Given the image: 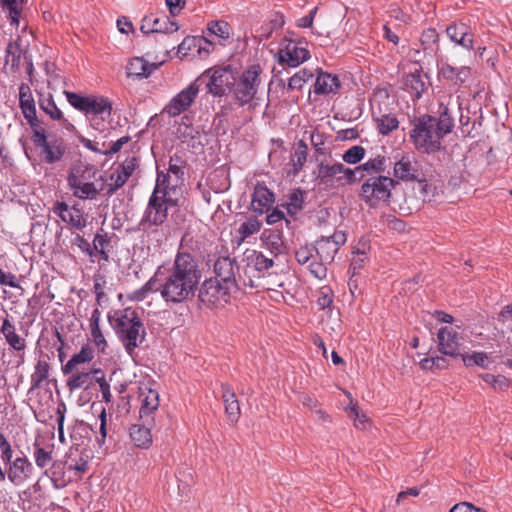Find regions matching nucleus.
I'll return each mask as SVG.
<instances>
[{"mask_svg": "<svg viewBox=\"0 0 512 512\" xmlns=\"http://www.w3.org/2000/svg\"><path fill=\"white\" fill-rule=\"evenodd\" d=\"M200 279L194 256L178 252L171 265L163 266L161 297L170 305L184 303L193 298Z\"/></svg>", "mask_w": 512, "mask_h": 512, "instance_id": "nucleus-1", "label": "nucleus"}, {"mask_svg": "<svg viewBox=\"0 0 512 512\" xmlns=\"http://www.w3.org/2000/svg\"><path fill=\"white\" fill-rule=\"evenodd\" d=\"M168 177L161 175L141 219L143 227L160 226L168 217V210L179 205L181 193L169 186Z\"/></svg>", "mask_w": 512, "mask_h": 512, "instance_id": "nucleus-2", "label": "nucleus"}, {"mask_svg": "<svg viewBox=\"0 0 512 512\" xmlns=\"http://www.w3.org/2000/svg\"><path fill=\"white\" fill-rule=\"evenodd\" d=\"M442 127H438L435 117L422 115L413 122V128L409 138L415 149L423 154H434L442 149L443 138L449 134V126L442 121Z\"/></svg>", "mask_w": 512, "mask_h": 512, "instance_id": "nucleus-3", "label": "nucleus"}, {"mask_svg": "<svg viewBox=\"0 0 512 512\" xmlns=\"http://www.w3.org/2000/svg\"><path fill=\"white\" fill-rule=\"evenodd\" d=\"M109 322L129 355H132L145 340L144 324L134 309L125 308L116 311L113 316L109 317Z\"/></svg>", "mask_w": 512, "mask_h": 512, "instance_id": "nucleus-4", "label": "nucleus"}, {"mask_svg": "<svg viewBox=\"0 0 512 512\" xmlns=\"http://www.w3.org/2000/svg\"><path fill=\"white\" fill-rule=\"evenodd\" d=\"M64 95L68 103L84 113L97 130H101L100 125L111 115L112 104L103 96H84L70 91H64Z\"/></svg>", "mask_w": 512, "mask_h": 512, "instance_id": "nucleus-5", "label": "nucleus"}, {"mask_svg": "<svg viewBox=\"0 0 512 512\" xmlns=\"http://www.w3.org/2000/svg\"><path fill=\"white\" fill-rule=\"evenodd\" d=\"M396 181L384 175H370L361 185L359 197L369 207H378L389 201Z\"/></svg>", "mask_w": 512, "mask_h": 512, "instance_id": "nucleus-6", "label": "nucleus"}, {"mask_svg": "<svg viewBox=\"0 0 512 512\" xmlns=\"http://www.w3.org/2000/svg\"><path fill=\"white\" fill-rule=\"evenodd\" d=\"M262 68L259 64L248 66L241 74H236L232 93L240 106L253 101L261 85Z\"/></svg>", "mask_w": 512, "mask_h": 512, "instance_id": "nucleus-7", "label": "nucleus"}, {"mask_svg": "<svg viewBox=\"0 0 512 512\" xmlns=\"http://www.w3.org/2000/svg\"><path fill=\"white\" fill-rule=\"evenodd\" d=\"M96 175L93 167H77L68 176V185L73 195L82 200H93L103 191V185L97 186L91 181Z\"/></svg>", "mask_w": 512, "mask_h": 512, "instance_id": "nucleus-8", "label": "nucleus"}, {"mask_svg": "<svg viewBox=\"0 0 512 512\" xmlns=\"http://www.w3.org/2000/svg\"><path fill=\"white\" fill-rule=\"evenodd\" d=\"M236 288L221 281L209 278L199 288V301L209 308H219L229 303L231 293Z\"/></svg>", "mask_w": 512, "mask_h": 512, "instance_id": "nucleus-9", "label": "nucleus"}, {"mask_svg": "<svg viewBox=\"0 0 512 512\" xmlns=\"http://www.w3.org/2000/svg\"><path fill=\"white\" fill-rule=\"evenodd\" d=\"M319 184L329 188L343 187L357 182L355 170L345 167L342 163H320L318 169Z\"/></svg>", "mask_w": 512, "mask_h": 512, "instance_id": "nucleus-10", "label": "nucleus"}, {"mask_svg": "<svg viewBox=\"0 0 512 512\" xmlns=\"http://www.w3.org/2000/svg\"><path fill=\"white\" fill-rule=\"evenodd\" d=\"M308 44L303 40H291L284 38L280 44L275 59L279 64L295 68L310 58Z\"/></svg>", "mask_w": 512, "mask_h": 512, "instance_id": "nucleus-11", "label": "nucleus"}, {"mask_svg": "<svg viewBox=\"0 0 512 512\" xmlns=\"http://www.w3.org/2000/svg\"><path fill=\"white\" fill-rule=\"evenodd\" d=\"M32 141L37 148L41 149V153L45 162L53 164L62 159L65 153V144L62 139L48 140L45 128L41 125L32 129Z\"/></svg>", "mask_w": 512, "mask_h": 512, "instance_id": "nucleus-12", "label": "nucleus"}, {"mask_svg": "<svg viewBox=\"0 0 512 512\" xmlns=\"http://www.w3.org/2000/svg\"><path fill=\"white\" fill-rule=\"evenodd\" d=\"M205 74L210 78L207 83L209 93L214 96H222L226 91L232 92L237 71L230 65L208 69Z\"/></svg>", "mask_w": 512, "mask_h": 512, "instance_id": "nucleus-13", "label": "nucleus"}, {"mask_svg": "<svg viewBox=\"0 0 512 512\" xmlns=\"http://www.w3.org/2000/svg\"><path fill=\"white\" fill-rule=\"evenodd\" d=\"M199 93L196 81L190 83L185 89L177 93L165 106L164 112L170 117H177L186 112L194 103Z\"/></svg>", "mask_w": 512, "mask_h": 512, "instance_id": "nucleus-14", "label": "nucleus"}, {"mask_svg": "<svg viewBox=\"0 0 512 512\" xmlns=\"http://www.w3.org/2000/svg\"><path fill=\"white\" fill-rule=\"evenodd\" d=\"M346 240V234L343 231H335L331 236L320 237L314 245L316 257L318 260L331 263Z\"/></svg>", "mask_w": 512, "mask_h": 512, "instance_id": "nucleus-15", "label": "nucleus"}, {"mask_svg": "<svg viewBox=\"0 0 512 512\" xmlns=\"http://www.w3.org/2000/svg\"><path fill=\"white\" fill-rule=\"evenodd\" d=\"M34 467L27 456L20 451L13 462L7 467L5 477L15 486H21L32 478Z\"/></svg>", "mask_w": 512, "mask_h": 512, "instance_id": "nucleus-16", "label": "nucleus"}, {"mask_svg": "<svg viewBox=\"0 0 512 512\" xmlns=\"http://www.w3.org/2000/svg\"><path fill=\"white\" fill-rule=\"evenodd\" d=\"M138 159L135 156L127 157L109 176L107 184V195H113L118 189L123 187L128 179L134 173Z\"/></svg>", "mask_w": 512, "mask_h": 512, "instance_id": "nucleus-17", "label": "nucleus"}, {"mask_svg": "<svg viewBox=\"0 0 512 512\" xmlns=\"http://www.w3.org/2000/svg\"><path fill=\"white\" fill-rule=\"evenodd\" d=\"M56 214L69 227L81 231L87 226V217L82 209L77 206H69L65 202L57 201L53 207Z\"/></svg>", "mask_w": 512, "mask_h": 512, "instance_id": "nucleus-18", "label": "nucleus"}, {"mask_svg": "<svg viewBox=\"0 0 512 512\" xmlns=\"http://www.w3.org/2000/svg\"><path fill=\"white\" fill-rule=\"evenodd\" d=\"M438 350L450 357L461 356L460 346L463 336L452 327H441L437 333Z\"/></svg>", "mask_w": 512, "mask_h": 512, "instance_id": "nucleus-19", "label": "nucleus"}, {"mask_svg": "<svg viewBox=\"0 0 512 512\" xmlns=\"http://www.w3.org/2000/svg\"><path fill=\"white\" fill-rule=\"evenodd\" d=\"M19 107L31 130L42 125L41 120L37 117L36 103L31 88L26 83L19 86Z\"/></svg>", "mask_w": 512, "mask_h": 512, "instance_id": "nucleus-20", "label": "nucleus"}, {"mask_svg": "<svg viewBox=\"0 0 512 512\" xmlns=\"http://www.w3.org/2000/svg\"><path fill=\"white\" fill-rule=\"evenodd\" d=\"M186 169V161L182 156L178 154H174L170 156L167 172L161 171L157 169V178L159 179L161 175L168 177V184L174 189H177L180 192L179 186L184 181Z\"/></svg>", "mask_w": 512, "mask_h": 512, "instance_id": "nucleus-21", "label": "nucleus"}, {"mask_svg": "<svg viewBox=\"0 0 512 512\" xmlns=\"http://www.w3.org/2000/svg\"><path fill=\"white\" fill-rule=\"evenodd\" d=\"M446 34L455 45L467 51L474 49V33L467 24L463 22L453 23L446 28Z\"/></svg>", "mask_w": 512, "mask_h": 512, "instance_id": "nucleus-22", "label": "nucleus"}, {"mask_svg": "<svg viewBox=\"0 0 512 512\" xmlns=\"http://www.w3.org/2000/svg\"><path fill=\"white\" fill-rule=\"evenodd\" d=\"M140 29L145 34L173 33L178 30V26L165 14H151L143 18Z\"/></svg>", "mask_w": 512, "mask_h": 512, "instance_id": "nucleus-23", "label": "nucleus"}, {"mask_svg": "<svg viewBox=\"0 0 512 512\" xmlns=\"http://www.w3.org/2000/svg\"><path fill=\"white\" fill-rule=\"evenodd\" d=\"M0 333L11 350L24 354L27 347L26 339L17 333L15 324L8 314L1 320Z\"/></svg>", "mask_w": 512, "mask_h": 512, "instance_id": "nucleus-24", "label": "nucleus"}, {"mask_svg": "<svg viewBox=\"0 0 512 512\" xmlns=\"http://www.w3.org/2000/svg\"><path fill=\"white\" fill-rule=\"evenodd\" d=\"M100 374H102L101 369H75L68 374L69 377L66 380V386L71 393L79 389L87 390L92 387L93 381H96V377Z\"/></svg>", "mask_w": 512, "mask_h": 512, "instance_id": "nucleus-25", "label": "nucleus"}, {"mask_svg": "<svg viewBox=\"0 0 512 512\" xmlns=\"http://www.w3.org/2000/svg\"><path fill=\"white\" fill-rule=\"evenodd\" d=\"M138 399L140 401V419L144 420L146 418V421L149 422L150 416L159 407V394L157 390L143 385L139 387Z\"/></svg>", "mask_w": 512, "mask_h": 512, "instance_id": "nucleus-26", "label": "nucleus"}, {"mask_svg": "<svg viewBox=\"0 0 512 512\" xmlns=\"http://www.w3.org/2000/svg\"><path fill=\"white\" fill-rule=\"evenodd\" d=\"M394 177L402 181L418 180V162L413 155L403 154L393 167Z\"/></svg>", "mask_w": 512, "mask_h": 512, "instance_id": "nucleus-27", "label": "nucleus"}, {"mask_svg": "<svg viewBox=\"0 0 512 512\" xmlns=\"http://www.w3.org/2000/svg\"><path fill=\"white\" fill-rule=\"evenodd\" d=\"M215 277L213 279L226 283L227 285L237 287L235 279L234 259L224 256L219 257L214 263Z\"/></svg>", "mask_w": 512, "mask_h": 512, "instance_id": "nucleus-28", "label": "nucleus"}, {"mask_svg": "<svg viewBox=\"0 0 512 512\" xmlns=\"http://www.w3.org/2000/svg\"><path fill=\"white\" fill-rule=\"evenodd\" d=\"M22 56L27 61V71L29 74L33 71V63L28 59L26 52L17 41H11L6 47L5 66L9 67L11 72H15L20 65Z\"/></svg>", "mask_w": 512, "mask_h": 512, "instance_id": "nucleus-29", "label": "nucleus"}, {"mask_svg": "<svg viewBox=\"0 0 512 512\" xmlns=\"http://www.w3.org/2000/svg\"><path fill=\"white\" fill-rule=\"evenodd\" d=\"M162 274L163 265L156 269L154 275L142 287L132 292L130 299L133 301H143L152 293L159 292L161 294Z\"/></svg>", "mask_w": 512, "mask_h": 512, "instance_id": "nucleus-30", "label": "nucleus"}, {"mask_svg": "<svg viewBox=\"0 0 512 512\" xmlns=\"http://www.w3.org/2000/svg\"><path fill=\"white\" fill-rule=\"evenodd\" d=\"M341 87L337 75L320 71L314 84V92L318 95H335Z\"/></svg>", "mask_w": 512, "mask_h": 512, "instance_id": "nucleus-31", "label": "nucleus"}, {"mask_svg": "<svg viewBox=\"0 0 512 512\" xmlns=\"http://www.w3.org/2000/svg\"><path fill=\"white\" fill-rule=\"evenodd\" d=\"M404 85L406 90L419 99L428 88V76L421 69H416L406 75Z\"/></svg>", "mask_w": 512, "mask_h": 512, "instance_id": "nucleus-32", "label": "nucleus"}, {"mask_svg": "<svg viewBox=\"0 0 512 512\" xmlns=\"http://www.w3.org/2000/svg\"><path fill=\"white\" fill-rule=\"evenodd\" d=\"M274 203V193L265 185L257 184L252 196V207L255 212L263 214L269 211Z\"/></svg>", "mask_w": 512, "mask_h": 512, "instance_id": "nucleus-33", "label": "nucleus"}, {"mask_svg": "<svg viewBox=\"0 0 512 512\" xmlns=\"http://www.w3.org/2000/svg\"><path fill=\"white\" fill-rule=\"evenodd\" d=\"M158 64L149 63L143 57L132 58L127 65V76L137 79L148 78L156 69Z\"/></svg>", "mask_w": 512, "mask_h": 512, "instance_id": "nucleus-34", "label": "nucleus"}, {"mask_svg": "<svg viewBox=\"0 0 512 512\" xmlns=\"http://www.w3.org/2000/svg\"><path fill=\"white\" fill-rule=\"evenodd\" d=\"M50 374V365L44 358L40 357L35 366L34 371L30 377V388L27 392L30 399L35 391L40 388L44 382H46L49 378Z\"/></svg>", "mask_w": 512, "mask_h": 512, "instance_id": "nucleus-35", "label": "nucleus"}, {"mask_svg": "<svg viewBox=\"0 0 512 512\" xmlns=\"http://www.w3.org/2000/svg\"><path fill=\"white\" fill-rule=\"evenodd\" d=\"M221 390L226 415L231 423H236L240 417L241 410L235 392L227 384H222Z\"/></svg>", "mask_w": 512, "mask_h": 512, "instance_id": "nucleus-36", "label": "nucleus"}, {"mask_svg": "<svg viewBox=\"0 0 512 512\" xmlns=\"http://www.w3.org/2000/svg\"><path fill=\"white\" fill-rule=\"evenodd\" d=\"M131 441L135 446L147 449L152 444V434L148 427L141 424H133L129 428Z\"/></svg>", "mask_w": 512, "mask_h": 512, "instance_id": "nucleus-37", "label": "nucleus"}, {"mask_svg": "<svg viewBox=\"0 0 512 512\" xmlns=\"http://www.w3.org/2000/svg\"><path fill=\"white\" fill-rule=\"evenodd\" d=\"M100 318H101V312L96 307L93 309V311L91 313V317L89 320V329H90V334H91L92 340H93L94 344L96 345V347L100 351H104L107 346V342H106V339L100 329V325H99Z\"/></svg>", "mask_w": 512, "mask_h": 512, "instance_id": "nucleus-38", "label": "nucleus"}, {"mask_svg": "<svg viewBox=\"0 0 512 512\" xmlns=\"http://www.w3.org/2000/svg\"><path fill=\"white\" fill-rule=\"evenodd\" d=\"M247 266L253 268L261 274L268 271L273 265L272 258L265 256L262 252L251 250L246 254Z\"/></svg>", "mask_w": 512, "mask_h": 512, "instance_id": "nucleus-39", "label": "nucleus"}, {"mask_svg": "<svg viewBox=\"0 0 512 512\" xmlns=\"http://www.w3.org/2000/svg\"><path fill=\"white\" fill-rule=\"evenodd\" d=\"M387 168V159L385 156L378 155L372 159L367 160L365 163L355 167V175L360 172H366L368 177L370 175H382Z\"/></svg>", "mask_w": 512, "mask_h": 512, "instance_id": "nucleus-40", "label": "nucleus"}, {"mask_svg": "<svg viewBox=\"0 0 512 512\" xmlns=\"http://www.w3.org/2000/svg\"><path fill=\"white\" fill-rule=\"evenodd\" d=\"M262 223L256 217H249L240 224L236 231L237 244L240 245L250 236L257 234L261 229Z\"/></svg>", "mask_w": 512, "mask_h": 512, "instance_id": "nucleus-41", "label": "nucleus"}, {"mask_svg": "<svg viewBox=\"0 0 512 512\" xmlns=\"http://www.w3.org/2000/svg\"><path fill=\"white\" fill-rule=\"evenodd\" d=\"M93 357L94 355L91 348L82 347L78 353L72 355V357L63 366L62 371L65 375H67L70 372H73V370L78 369V365L90 362Z\"/></svg>", "mask_w": 512, "mask_h": 512, "instance_id": "nucleus-42", "label": "nucleus"}, {"mask_svg": "<svg viewBox=\"0 0 512 512\" xmlns=\"http://www.w3.org/2000/svg\"><path fill=\"white\" fill-rule=\"evenodd\" d=\"M261 239L264 247L269 250L272 255L277 256L284 251V243L280 233L265 231Z\"/></svg>", "mask_w": 512, "mask_h": 512, "instance_id": "nucleus-43", "label": "nucleus"}, {"mask_svg": "<svg viewBox=\"0 0 512 512\" xmlns=\"http://www.w3.org/2000/svg\"><path fill=\"white\" fill-rule=\"evenodd\" d=\"M0 2L4 12L8 14L10 24L18 27L23 8V0H0Z\"/></svg>", "mask_w": 512, "mask_h": 512, "instance_id": "nucleus-44", "label": "nucleus"}, {"mask_svg": "<svg viewBox=\"0 0 512 512\" xmlns=\"http://www.w3.org/2000/svg\"><path fill=\"white\" fill-rule=\"evenodd\" d=\"M208 35L218 39L219 44H223L231 36V27L226 21H213L208 24Z\"/></svg>", "mask_w": 512, "mask_h": 512, "instance_id": "nucleus-45", "label": "nucleus"}, {"mask_svg": "<svg viewBox=\"0 0 512 512\" xmlns=\"http://www.w3.org/2000/svg\"><path fill=\"white\" fill-rule=\"evenodd\" d=\"M307 150H308V147H307L306 143L303 140H300L297 144V148L291 154L290 163L293 167L294 175H297L303 168L304 164L306 163Z\"/></svg>", "mask_w": 512, "mask_h": 512, "instance_id": "nucleus-46", "label": "nucleus"}, {"mask_svg": "<svg viewBox=\"0 0 512 512\" xmlns=\"http://www.w3.org/2000/svg\"><path fill=\"white\" fill-rule=\"evenodd\" d=\"M462 361L466 367L476 365L481 368H488L490 364V358L487 353L481 351H474L471 354H461Z\"/></svg>", "mask_w": 512, "mask_h": 512, "instance_id": "nucleus-47", "label": "nucleus"}, {"mask_svg": "<svg viewBox=\"0 0 512 512\" xmlns=\"http://www.w3.org/2000/svg\"><path fill=\"white\" fill-rule=\"evenodd\" d=\"M479 377L497 392L506 391L510 387V380L504 375L490 373L480 374Z\"/></svg>", "mask_w": 512, "mask_h": 512, "instance_id": "nucleus-48", "label": "nucleus"}, {"mask_svg": "<svg viewBox=\"0 0 512 512\" xmlns=\"http://www.w3.org/2000/svg\"><path fill=\"white\" fill-rule=\"evenodd\" d=\"M38 102L41 111L47 114L52 120L63 119V113L57 107L51 95H48L47 97H40Z\"/></svg>", "mask_w": 512, "mask_h": 512, "instance_id": "nucleus-49", "label": "nucleus"}, {"mask_svg": "<svg viewBox=\"0 0 512 512\" xmlns=\"http://www.w3.org/2000/svg\"><path fill=\"white\" fill-rule=\"evenodd\" d=\"M312 77L313 73L311 71L302 69L289 78L286 89L300 91Z\"/></svg>", "mask_w": 512, "mask_h": 512, "instance_id": "nucleus-50", "label": "nucleus"}, {"mask_svg": "<svg viewBox=\"0 0 512 512\" xmlns=\"http://www.w3.org/2000/svg\"><path fill=\"white\" fill-rule=\"evenodd\" d=\"M399 126L398 119L390 114L382 115L377 119V128L380 134L388 135Z\"/></svg>", "mask_w": 512, "mask_h": 512, "instance_id": "nucleus-51", "label": "nucleus"}, {"mask_svg": "<svg viewBox=\"0 0 512 512\" xmlns=\"http://www.w3.org/2000/svg\"><path fill=\"white\" fill-rule=\"evenodd\" d=\"M368 261V256L365 250H356L353 251V255L351 258L349 272L352 273V277L357 275L366 265Z\"/></svg>", "mask_w": 512, "mask_h": 512, "instance_id": "nucleus-52", "label": "nucleus"}, {"mask_svg": "<svg viewBox=\"0 0 512 512\" xmlns=\"http://www.w3.org/2000/svg\"><path fill=\"white\" fill-rule=\"evenodd\" d=\"M33 457L39 468H45L52 461V451L46 450L35 443L33 446Z\"/></svg>", "mask_w": 512, "mask_h": 512, "instance_id": "nucleus-53", "label": "nucleus"}, {"mask_svg": "<svg viewBox=\"0 0 512 512\" xmlns=\"http://www.w3.org/2000/svg\"><path fill=\"white\" fill-rule=\"evenodd\" d=\"M314 245H305L295 251V259L300 265H308L316 256Z\"/></svg>", "mask_w": 512, "mask_h": 512, "instance_id": "nucleus-54", "label": "nucleus"}, {"mask_svg": "<svg viewBox=\"0 0 512 512\" xmlns=\"http://www.w3.org/2000/svg\"><path fill=\"white\" fill-rule=\"evenodd\" d=\"M365 157V149L362 146H352L344 152L342 159L348 164H357Z\"/></svg>", "mask_w": 512, "mask_h": 512, "instance_id": "nucleus-55", "label": "nucleus"}, {"mask_svg": "<svg viewBox=\"0 0 512 512\" xmlns=\"http://www.w3.org/2000/svg\"><path fill=\"white\" fill-rule=\"evenodd\" d=\"M317 259L318 258L315 257L313 260L310 261V263L308 264V270L313 277L319 280H323L327 276L326 265L329 263L321 260L318 261Z\"/></svg>", "mask_w": 512, "mask_h": 512, "instance_id": "nucleus-56", "label": "nucleus"}, {"mask_svg": "<svg viewBox=\"0 0 512 512\" xmlns=\"http://www.w3.org/2000/svg\"><path fill=\"white\" fill-rule=\"evenodd\" d=\"M333 297L334 294L332 289L324 286L318 291L317 305L322 310L329 309L333 304Z\"/></svg>", "mask_w": 512, "mask_h": 512, "instance_id": "nucleus-57", "label": "nucleus"}, {"mask_svg": "<svg viewBox=\"0 0 512 512\" xmlns=\"http://www.w3.org/2000/svg\"><path fill=\"white\" fill-rule=\"evenodd\" d=\"M303 205V195L300 190L293 191L287 203V211L290 215H295L298 211L302 209Z\"/></svg>", "mask_w": 512, "mask_h": 512, "instance_id": "nucleus-58", "label": "nucleus"}, {"mask_svg": "<svg viewBox=\"0 0 512 512\" xmlns=\"http://www.w3.org/2000/svg\"><path fill=\"white\" fill-rule=\"evenodd\" d=\"M67 411L66 404L63 401H60L57 406L56 415H57V430H58V438L60 442L65 441L64 437V421H65V413Z\"/></svg>", "mask_w": 512, "mask_h": 512, "instance_id": "nucleus-59", "label": "nucleus"}, {"mask_svg": "<svg viewBox=\"0 0 512 512\" xmlns=\"http://www.w3.org/2000/svg\"><path fill=\"white\" fill-rule=\"evenodd\" d=\"M438 40L439 34L437 30L432 27L425 29L420 37L421 44L423 45L425 50L436 44Z\"/></svg>", "mask_w": 512, "mask_h": 512, "instance_id": "nucleus-60", "label": "nucleus"}, {"mask_svg": "<svg viewBox=\"0 0 512 512\" xmlns=\"http://www.w3.org/2000/svg\"><path fill=\"white\" fill-rule=\"evenodd\" d=\"M442 121H445L446 126H449L450 133L454 127V120L450 115L448 106L443 102L439 105V117H435V122L438 124V127H442Z\"/></svg>", "mask_w": 512, "mask_h": 512, "instance_id": "nucleus-61", "label": "nucleus"}, {"mask_svg": "<svg viewBox=\"0 0 512 512\" xmlns=\"http://www.w3.org/2000/svg\"><path fill=\"white\" fill-rule=\"evenodd\" d=\"M108 244L109 239L106 233H96L93 243L91 244L92 258L96 257V252H98L99 249L104 250ZM92 262H94V259H92Z\"/></svg>", "mask_w": 512, "mask_h": 512, "instance_id": "nucleus-62", "label": "nucleus"}, {"mask_svg": "<svg viewBox=\"0 0 512 512\" xmlns=\"http://www.w3.org/2000/svg\"><path fill=\"white\" fill-rule=\"evenodd\" d=\"M96 382L98 383V385L100 387L102 399L106 403H111L112 402V394L110 391V384L107 382L103 373L100 374L98 377H96Z\"/></svg>", "mask_w": 512, "mask_h": 512, "instance_id": "nucleus-63", "label": "nucleus"}, {"mask_svg": "<svg viewBox=\"0 0 512 512\" xmlns=\"http://www.w3.org/2000/svg\"><path fill=\"white\" fill-rule=\"evenodd\" d=\"M450 512H487L486 510L482 508H477L471 503L468 502H461L456 505H454Z\"/></svg>", "mask_w": 512, "mask_h": 512, "instance_id": "nucleus-64", "label": "nucleus"}]
</instances>
